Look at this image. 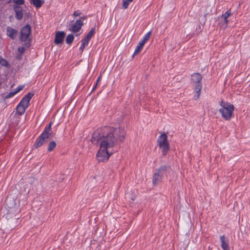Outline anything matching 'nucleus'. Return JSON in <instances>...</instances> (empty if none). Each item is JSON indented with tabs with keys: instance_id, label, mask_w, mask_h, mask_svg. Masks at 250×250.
<instances>
[{
	"instance_id": "1",
	"label": "nucleus",
	"mask_w": 250,
	"mask_h": 250,
	"mask_svg": "<svg viewBox=\"0 0 250 250\" xmlns=\"http://www.w3.org/2000/svg\"><path fill=\"white\" fill-rule=\"evenodd\" d=\"M125 136V130L121 127L104 126L95 130L92 134L91 141L94 145H100V149L96 155L97 160L103 162L107 161L110 156L107 149L114 147L118 143L123 142Z\"/></svg>"
},
{
	"instance_id": "2",
	"label": "nucleus",
	"mask_w": 250,
	"mask_h": 250,
	"mask_svg": "<svg viewBox=\"0 0 250 250\" xmlns=\"http://www.w3.org/2000/svg\"><path fill=\"white\" fill-rule=\"evenodd\" d=\"M220 105L221 108L219 109V112L221 114L222 118L226 121L230 120L232 118L234 108L233 105L222 100L220 103Z\"/></svg>"
},
{
	"instance_id": "3",
	"label": "nucleus",
	"mask_w": 250,
	"mask_h": 250,
	"mask_svg": "<svg viewBox=\"0 0 250 250\" xmlns=\"http://www.w3.org/2000/svg\"><path fill=\"white\" fill-rule=\"evenodd\" d=\"M52 122H50L48 125L46 126L42 134L37 139L34 146L37 148L40 147L43 144L48 141V139L52 137V132H50L51 129Z\"/></svg>"
},
{
	"instance_id": "4",
	"label": "nucleus",
	"mask_w": 250,
	"mask_h": 250,
	"mask_svg": "<svg viewBox=\"0 0 250 250\" xmlns=\"http://www.w3.org/2000/svg\"><path fill=\"white\" fill-rule=\"evenodd\" d=\"M33 96V94L29 92L22 98L21 100L16 107L15 115L21 116L25 112L26 109L29 105V102Z\"/></svg>"
},
{
	"instance_id": "5",
	"label": "nucleus",
	"mask_w": 250,
	"mask_h": 250,
	"mask_svg": "<svg viewBox=\"0 0 250 250\" xmlns=\"http://www.w3.org/2000/svg\"><path fill=\"white\" fill-rule=\"evenodd\" d=\"M191 83L193 85H194V89L195 92L196 99L199 98L200 95V91L202 88V83L201 81L202 79V75L199 73H195L191 76Z\"/></svg>"
},
{
	"instance_id": "6",
	"label": "nucleus",
	"mask_w": 250,
	"mask_h": 250,
	"mask_svg": "<svg viewBox=\"0 0 250 250\" xmlns=\"http://www.w3.org/2000/svg\"><path fill=\"white\" fill-rule=\"evenodd\" d=\"M157 142L160 148L162 149L163 155L165 156L169 150V146L167 135L164 133L158 138Z\"/></svg>"
},
{
	"instance_id": "7",
	"label": "nucleus",
	"mask_w": 250,
	"mask_h": 250,
	"mask_svg": "<svg viewBox=\"0 0 250 250\" xmlns=\"http://www.w3.org/2000/svg\"><path fill=\"white\" fill-rule=\"evenodd\" d=\"M31 27L29 24H26L23 27L20 31V40L21 42H26L29 39L31 34Z\"/></svg>"
},
{
	"instance_id": "8",
	"label": "nucleus",
	"mask_w": 250,
	"mask_h": 250,
	"mask_svg": "<svg viewBox=\"0 0 250 250\" xmlns=\"http://www.w3.org/2000/svg\"><path fill=\"white\" fill-rule=\"evenodd\" d=\"M83 23L81 20H77L74 22V21L69 22L68 30L73 33H77L81 29Z\"/></svg>"
},
{
	"instance_id": "9",
	"label": "nucleus",
	"mask_w": 250,
	"mask_h": 250,
	"mask_svg": "<svg viewBox=\"0 0 250 250\" xmlns=\"http://www.w3.org/2000/svg\"><path fill=\"white\" fill-rule=\"evenodd\" d=\"M151 34V32L149 31L144 36L143 40L139 42V44L137 45L136 48L135 49L134 52L133 54V57L135 55L138 54L141 51L144 45L150 38Z\"/></svg>"
},
{
	"instance_id": "10",
	"label": "nucleus",
	"mask_w": 250,
	"mask_h": 250,
	"mask_svg": "<svg viewBox=\"0 0 250 250\" xmlns=\"http://www.w3.org/2000/svg\"><path fill=\"white\" fill-rule=\"evenodd\" d=\"M13 8L15 12V18L18 20H21L23 18V10L21 6L13 5Z\"/></svg>"
},
{
	"instance_id": "11",
	"label": "nucleus",
	"mask_w": 250,
	"mask_h": 250,
	"mask_svg": "<svg viewBox=\"0 0 250 250\" xmlns=\"http://www.w3.org/2000/svg\"><path fill=\"white\" fill-rule=\"evenodd\" d=\"M6 29L7 36L12 40H15L18 34V31L10 26H7Z\"/></svg>"
},
{
	"instance_id": "12",
	"label": "nucleus",
	"mask_w": 250,
	"mask_h": 250,
	"mask_svg": "<svg viewBox=\"0 0 250 250\" xmlns=\"http://www.w3.org/2000/svg\"><path fill=\"white\" fill-rule=\"evenodd\" d=\"M65 35L63 31H57L55 34L54 43L56 44L62 43L63 42Z\"/></svg>"
},
{
	"instance_id": "13",
	"label": "nucleus",
	"mask_w": 250,
	"mask_h": 250,
	"mask_svg": "<svg viewBox=\"0 0 250 250\" xmlns=\"http://www.w3.org/2000/svg\"><path fill=\"white\" fill-rule=\"evenodd\" d=\"M163 176L160 174L158 173L155 171L154 173L153 178H152V183L154 185H157L160 183L162 181Z\"/></svg>"
},
{
	"instance_id": "14",
	"label": "nucleus",
	"mask_w": 250,
	"mask_h": 250,
	"mask_svg": "<svg viewBox=\"0 0 250 250\" xmlns=\"http://www.w3.org/2000/svg\"><path fill=\"white\" fill-rule=\"evenodd\" d=\"M169 168V167L166 165H163L161 166L159 168L157 169L156 170V172L163 177L164 175L167 172Z\"/></svg>"
},
{
	"instance_id": "15",
	"label": "nucleus",
	"mask_w": 250,
	"mask_h": 250,
	"mask_svg": "<svg viewBox=\"0 0 250 250\" xmlns=\"http://www.w3.org/2000/svg\"><path fill=\"white\" fill-rule=\"evenodd\" d=\"M220 241L221 242V248L223 250H229V244L225 241V237L224 235L220 236Z\"/></svg>"
},
{
	"instance_id": "16",
	"label": "nucleus",
	"mask_w": 250,
	"mask_h": 250,
	"mask_svg": "<svg viewBox=\"0 0 250 250\" xmlns=\"http://www.w3.org/2000/svg\"><path fill=\"white\" fill-rule=\"evenodd\" d=\"M30 44L28 42L25 43L22 46L19 47L18 48V51L20 54H23L26 49L29 47Z\"/></svg>"
},
{
	"instance_id": "17",
	"label": "nucleus",
	"mask_w": 250,
	"mask_h": 250,
	"mask_svg": "<svg viewBox=\"0 0 250 250\" xmlns=\"http://www.w3.org/2000/svg\"><path fill=\"white\" fill-rule=\"evenodd\" d=\"M36 8L41 7L44 3L43 0H34L31 2Z\"/></svg>"
},
{
	"instance_id": "18",
	"label": "nucleus",
	"mask_w": 250,
	"mask_h": 250,
	"mask_svg": "<svg viewBox=\"0 0 250 250\" xmlns=\"http://www.w3.org/2000/svg\"><path fill=\"white\" fill-rule=\"evenodd\" d=\"M74 39V35L72 34H68L66 39V43L68 44H70L72 43Z\"/></svg>"
},
{
	"instance_id": "19",
	"label": "nucleus",
	"mask_w": 250,
	"mask_h": 250,
	"mask_svg": "<svg viewBox=\"0 0 250 250\" xmlns=\"http://www.w3.org/2000/svg\"><path fill=\"white\" fill-rule=\"evenodd\" d=\"M56 146V142L54 141H52L48 144L47 150L50 152L52 151Z\"/></svg>"
},
{
	"instance_id": "20",
	"label": "nucleus",
	"mask_w": 250,
	"mask_h": 250,
	"mask_svg": "<svg viewBox=\"0 0 250 250\" xmlns=\"http://www.w3.org/2000/svg\"><path fill=\"white\" fill-rule=\"evenodd\" d=\"M0 65L3 66L8 67L9 63L7 60L0 56Z\"/></svg>"
},
{
	"instance_id": "21",
	"label": "nucleus",
	"mask_w": 250,
	"mask_h": 250,
	"mask_svg": "<svg viewBox=\"0 0 250 250\" xmlns=\"http://www.w3.org/2000/svg\"><path fill=\"white\" fill-rule=\"evenodd\" d=\"M95 33V27H93L91 29L90 31L88 32L86 36L85 37L87 39L90 40L92 37Z\"/></svg>"
},
{
	"instance_id": "22",
	"label": "nucleus",
	"mask_w": 250,
	"mask_h": 250,
	"mask_svg": "<svg viewBox=\"0 0 250 250\" xmlns=\"http://www.w3.org/2000/svg\"><path fill=\"white\" fill-rule=\"evenodd\" d=\"M232 15L230 10H228L224 14H223L221 17H219L218 19L227 18L228 19L229 16Z\"/></svg>"
},
{
	"instance_id": "23",
	"label": "nucleus",
	"mask_w": 250,
	"mask_h": 250,
	"mask_svg": "<svg viewBox=\"0 0 250 250\" xmlns=\"http://www.w3.org/2000/svg\"><path fill=\"white\" fill-rule=\"evenodd\" d=\"M10 1L13 2L14 5H21L24 3V0H10Z\"/></svg>"
},
{
	"instance_id": "24",
	"label": "nucleus",
	"mask_w": 250,
	"mask_h": 250,
	"mask_svg": "<svg viewBox=\"0 0 250 250\" xmlns=\"http://www.w3.org/2000/svg\"><path fill=\"white\" fill-rule=\"evenodd\" d=\"M16 94V93L15 92V91H12V92H10L7 94H6L5 96V98L6 99H9V98H10L11 97H12L14 95H15Z\"/></svg>"
},
{
	"instance_id": "25",
	"label": "nucleus",
	"mask_w": 250,
	"mask_h": 250,
	"mask_svg": "<svg viewBox=\"0 0 250 250\" xmlns=\"http://www.w3.org/2000/svg\"><path fill=\"white\" fill-rule=\"evenodd\" d=\"M219 20H223V23L222 24V26L224 28L227 27L228 23V20L227 18H223V19H219Z\"/></svg>"
},
{
	"instance_id": "26",
	"label": "nucleus",
	"mask_w": 250,
	"mask_h": 250,
	"mask_svg": "<svg viewBox=\"0 0 250 250\" xmlns=\"http://www.w3.org/2000/svg\"><path fill=\"white\" fill-rule=\"evenodd\" d=\"M89 41H90V40H89L88 39H87L86 37H85L82 40V41H81L82 44H83L86 46H87Z\"/></svg>"
},
{
	"instance_id": "27",
	"label": "nucleus",
	"mask_w": 250,
	"mask_h": 250,
	"mask_svg": "<svg viewBox=\"0 0 250 250\" xmlns=\"http://www.w3.org/2000/svg\"><path fill=\"white\" fill-rule=\"evenodd\" d=\"M129 2L126 0H123V6L125 9H126L129 5Z\"/></svg>"
},
{
	"instance_id": "28",
	"label": "nucleus",
	"mask_w": 250,
	"mask_h": 250,
	"mask_svg": "<svg viewBox=\"0 0 250 250\" xmlns=\"http://www.w3.org/2000/svg\"><path fill=\"white\" fill-rule=\"evenodd\" d=\"M24 87V86L23 85H20V86H19L16 89H15L14 91H15V92L16 93V94H17L18 92H19V91H20L21 90H22V89Z\"/></svg>"
},
{
	"instance_id": "29",
	"label": "nucleus",
	"mask_w": 250,
	"mask_h": 250,
	"mask_svg": "<svg viewBox=\"0 0 250 250\" xmlns=\"http://www.w3.org/2000/svg\"><path fill=\"white\" fill-rule=\"evenodd\" d=\"M81 14V12L79 10L75 11L73 14V17L75 18L77 16H80Z\"/></svg>"
},
{
	"instance_id": "30",
	"label": "nucleus",
	"mask_w": 250,
	"mask_h": 250,
	"mask_svg": "<svg viewBox=\"0 0 250 250\" xmlns=\"http://www.w3.org/2000/svg\"><path fill=\"white\" fill-rule=\"evenodd\" d=\"M101 79H102V76L100 75L98 77V79H97V81H96V84H95L96 85H98V83H99V82H101Z\"/></svg>"
},
{
	"instance_id": "31",
	"label": "nucleus",
	"mask_w": 250,
	"mask_h": 250,
	"mask_svg": "<svg viewBox=\"0 0 250 250\" xmlns=\"http://www.w3.org/2000/svg\"><path fill=\"white\" fill-rule=\"evenodd\" d=\"M85 46H86L85 45L81 43V45L80 47V50L81 51V52H83V51L84 48Z\"/></svg>"
},
{
	"instance_id": "32",
	"label": "nucleus",
	"mask_w": 250,
	"mask_h": 250,
	"mask_svg": "<svg viewBox=\"0 0 250 250\" xmlns=\"http://www.w3.org/2000/svg\"><path fill=\"white\" fill-rule=\"evenodd\" d=\"M22 54L19 53V54L17 55V56L16 57L17 59L21 60L22 58Z\"/></svg>"
},
{
	"instance_id": "33",
	"label": "nucleus",
	"mask_w": 250,
	"mask_h": 250,
	"mask_svg": "<svg viewBox=\"0 0 250 250\" xmlns=\"http://www.w3.org/2000/svg\"><path fill=\"white\" fill-rule=\"evenodd\" d=\"M86 19V16H83V17H81V19L80 20H81L82 21V20H84Z\"/></svg>"
},
{
	"instance_id": "34",
	"label": "nucleus",
	"mask_w": 250,
	"mask_h": 250,
	"mask_svg": "<svg viewBox=\"0 0 250 250\" xmlns=\"http://www.w3.org/2000/svg\"><path fill=\"white\" fill-rule=\"evenodd\" d=\"M96 86H97V85L95 84L94 86L93 87V88L92 89V92L95 90Z\"/></svg>"
},
{
	"instance_id": "35",
	"label": "nucleus",
	"mask_w": 250,
	"mask_h": 250,
	"mask_svg": "<svg viewBox=\"0 0 250 250\" xmlns=\"http://www.w3.org/2000/svg\"><path fill=\"white\" fill-rule=\"evenodd\" d=\"M128 2H131L133 0H126Z\"/></svg>"
},
{
	"instance_id": "36",
	"label": "nucleus",
	"mask_w": 250,
	"mask_h": 250,
	"mask_svg": "<svg viewBox=\"0 0 250 250\" xmlns=\"http://www.w3.org/2000/svg\"><path fill=\"white\" fill-rule=\"evenodd\" d=\"M7 202H8V199L6 200V201H5V203L6 204H7Z\"/></svg>"
},
{
	"instance_id": "37",
	"label": "nucleus",
	"mask_w": 250,
	"mask_h": 250,
	"mask_svg": "<svg viewBox=\"0 0 250 250\" xmlns=\"http://www.w3.org/2000/svg\"><path fill=\"white\" fill-rule=\"evenodd\" d=\"M34 0H31L30 2H31L32 1H33Z\"/></svg>"
}]
</instances>
